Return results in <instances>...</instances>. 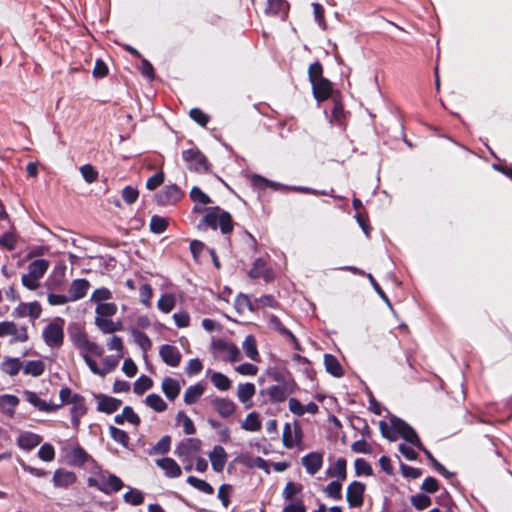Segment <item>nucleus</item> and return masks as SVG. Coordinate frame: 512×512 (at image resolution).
<instances>
[{
  "instance_id": "nucleus-1",
  "label": "nucleus",
  "mask_w": 512,
  "mask_h": 512,
  "mask_svg": "<svg viewBox=\"0 0 512 512\" xmlns=\"http://www.w3.org/2000/svg\"><path fill=\"white\" fill-rule=\"evenodd\" d=\"M203 222L214 230L220 227L223 234H227L233 230L231 215L221 210L218 206L207 209V214Z\"/></svg>"
},
{
  "instance_id": "nucleus-2",
  "label": "nucleus",
  "mask_w": 512,
  "mask_h": 512,
  "mask_svg": "<svg viewBox=\"0 0 512 512\" xmlns=\"http://www.w3.org/2000/svg\"><path fill=\"white\" fill-rule=\"evenodd\" d=\"M183 160L186 162L187 167L191 171L205 172L209 168V163L206 156L198 149L191 148L182 152Z\"/></svg>"
},
{
  "instance_id": "nucleus-3",
  "label": "nucleus",
  "mask_w": 512,
  "mask_h": 512,
  "mask_svg": "<svg viewBox=\"0 0 512 512\" xmlns=\"http://www.w3.org/2000/svg\"><path fill=\"white\" fill-rule=\"evenodd\" d=\"M390 423L391 428L395 430L396 434H400L403 439L416 446L418 449L423 447L417 433L408 423L397 417H392Z\"/></svg>"
},
{
  "instance_id": "nucleus-4",
  "label": "nucleus",
  "mask_w": 512,
  "mask_h": 512,
  "mask_svg": "<svg viewBox=\"0 0 512 512\" xmlns=\"http://www.w3.org/2000/svg\"><path fill=\"white\" fill-rule=\"evenodd\" d=\"M202 442L197 438H187L175 448V455L182 461L192 459L201 449Z\"/></svg>"
},
{
  "instance_id": "nucleus-5",
  "label": "nucleus",
  "mask_w": 512,
  "mask_h": 512,
  "mask_svg": "<svg viewBox=\"0 0 512 512\" xmlns=\"http://www.w3.org/2000/svg\"><path fill=\"white\" fill-rule=\"evenodd\" d=\"M11 335L13 339L11 343L15 342H26L29 339L28 331L26 326L18 327L12 321H4L0 323V337Z\"/></svg>"
},
{
  "instance_id": "nucleus-6",
  "label": "nucleus",
  "mask_w": 512,
  "mask_h": 512,
  "mask_svg": "<svg viewBox=\"0 0 512 512\" xmlns=\"http://www.w3.org/2000/svg\"><path fill=\"white\" fill-rule=\"evenodd\" d=\"M212 348L221 355L224 361L237 362L241 359L240 350L232 343L219 339L213 342Z\"/></svg>"
},
{
  "instance_id": "nucleus-7",
  "label": "nucleus",
  "mask_w": 512,
  "mask_h": 512,
  "mask_svg": "<svg viewBox=\"0 0 512 512\" xmlns=\"http://www.w3.org/2000/svg\"><path fill=\"white\" fill-rule=\"evenodd\" d=\"M88 484L89 486L96 487L105 494L118 492L123 487L122 480L116 475H110L108 478L103 477L99 480L90 478Z\"/></svg>"
},
{
  "instance_id": "nucleus-8",
  "label": "nucleus",
  "mask_w": 512,
  "mask_h": 512,
  "mask_svg": "<svg viewBox=\"0 0 512 512\" xmlns=\"http://www.w3.org/2000/svg\"><path fill=\"white\" fill-rule=\"evenodd\" d=\"M365 489V484L359 481H353L348 485L346 499L350 507L363 505Z\"/></svg>"
},
{
  "instance_id": "nucleus-9",
  "label": "nucleus",
  "mask_w": 512,
  "mask_h": 512,
  "mask_svg": "<svg viewBox=\"0 0 512 512\" xmlns=\"http://www.w3.org/2000/svg\"><path fill=\"white\" fill-rule=\"evenodd\" d=\"M43 339L50 347H59L63 343V327L57 323L48 324L43 330Z\"/></svg>"
},
{
  "instance_id": "nucleus-10",
  "label": "nucleus",
  "mask_w": 512,
  "mask_h": 512,
  "mask_svg": "<svg viewBox=\"0 0 512 512\" xmlns=\"http://www.w3.org/2000/svg\"><path fill=\"white\" fill-rule=\"evenodd\" d=\"M184 193L175 184L166 186L162 191L157 194V201L161 205H171L178 202Z\"/></svg>"
},
{
  "instance_id": "nucleus-11",
  "label": "nucleus",
  "mask_w": 512,
  "mask_h": 512,
  "mask_svg": "<svg viewBox=\"0 0 512 512\" xmlns=\"http://www.w3.org/2000/svg\"><path fill=\"white\" fill-rule=\"evenodd\" d=\"M294 384L284 382L279 385H273L267 388L266 393L270 400L275 403H280L286 400L289 394L293 393Z\"/></svg>"
},
{
  "instance_id": "nucleus-12",
  "label": "nucleus",
  "mask_w": 512,
  "mask_h": 512,
  "mask_svg": "<svg viewBox=\"0 0 512 512\" xmlns=\"http://www.w3.org/2000/svg\"><path fill=\"white\" fill-rule=\"evenodd\" d=\"M42 312L41 305L37 302L20 303L13 311L12 315L16 318L29 316L32 320L40 317Z\"/></svg>"
},
{
  "instance_id": "nucleus-13",
  "label": "nucleus",
  "mask_w": 512,
  "mask_h": 512,
  "mask_svg": "<svg viewBox=\"0 0 512 512\" xmlns=\"http://www.w3.org/2000/svg\"><path fill=\"white\" fill-rule=\"evenodd\" d=\"M159 354L163 362L171 367H177L181 362V353L175 346L169 344L162 345Z\"/></svg>"
},
{
  "instance_id": "nucleus-14",
  "label": "nucleus",
  "mask_w": 512,
  "mask_h": 512,
  "mask_svg": "<svg viewBox=\"0 0 512 512\" xmlns=\"http://www.w3.org/2000/svg\"><path fill=\"white\" fill-rule=\"evenodd\" d=\"M311 84L313 95L317 101L321 102L330 97L332 93V84L328 79L323 77Z\"/></svg>"
},
{
  "instance_id": "nucleus-15",
  "label": "nucleus",
  "mask_w": 512,
  "mask_h": 512,
  "mask_svg": "<svg viewBox=\"0 0 512 512\" xmlns=\"http://www.w3.org/2000/svg\"><path fill=\"white\" fill-rule=\"evenodd\" d=\"M90 287V283L86 279H75L70 284L68 297L70 301H77L85 297Z\"/></svg>"
},
{
  "instance_id": "nucleus-16",
  "label": "nucleus",
  "mask_w": 512,
  "mask_h": 512,
  "mask_svg": "<svg viewBox=\"0 0 512 512\" xmlns=\"http://www.w3.org/2000/svg\"><path fill=\"white\" fill-rule=\"evenodd\" d=\"M302 465L310 475L316 474L323 465V454L311 452L302 457Z\"/></svg>"
},
{
  "instance_id": "nucleus-17",
  "label": "nucleus",
  "mask_w": 512,
  "mask_h": 512,
  "mask_svg": "<svg viewBox=\"0 0 512 512\" xmlns=\"http://www.w3.org/2000/svg\"><path fill=\"white\" fill-rule=\"evenodd\" d=\"M211 405L224 418L230 417L236 410L235 403L226 398L215 397L211 400Z\"/></svg>"
},
{
  "instance_id": "nucleus-18",
  "label": "nucleus",
  "mask_w": 512,
  "mask_h": 512,
  "mask_svg": "<svg viewBox=\"0 0 512 512\" xmlns=\"http://www.w3.org/2000/svg\"><path fill=\"white\" fill-rule=\"evenodd\" d=\"M227 457L228 455L222 446L216 445L213 448V450L209 453V459L215 472H222L226 464Z\"/></svg>"
},
{
  "instance_id": "nucleus-19",
  "label": "nucleus",
  "mask_w": 512,
  "mask_h": 512,
  "mask_svg": "<svg viewBox=\"0 0 512 512\" xmlns=\"http://www.w3.org/2000/svg\"><path fill=\"white\" fill-rule=\"evenodd\" d=\"M23 395L27 402H29L35 408L43 412H52L60 407V405H52L47 403L45 400L38 397V395L35 392L32 391H24Z\"/></svg>"
},
{
  "instance_id": "nucleus-20",
  "label": "nucleus",
  "mask_w": 512,
  "mask_h": 512,
  "mask_svg": "<svg viewBox=\"0 0 512 512\" xmlns=\"http://www.w3.org/2000/svg\"><path fill=\"white\" fill-rule=\"evenodd\" d=\"M156 464L164 471L168 478H177L182 474L180 466L170 457L158 459L156 460Z\"/></svg>"
},
{
  "instance_id": "nucleus-21",
  "label": "nucleus",
  "mask_w": 512,
  "mask_h": 512,
  "mask_svg": "<svg viewBox=\"0 0 512 512\" xmlns=\"http://www.w3.org/2000/svg\"><path fill=\"white\" fill-rule=\"evenodd\" d=\"M76 482L74 472L57 469L53 475V483L55 487L67 488Z\"/></svg>"
},
{
  "instance_id": "nucleus-22",
  "label": "nucleus",
  "mask_w": 512,
  "mask_h": 512,
  "mask_svg": "<svg viewBox=\"0 0 512 512\" xmlns=\"http://www.w3.org/2000/svg\"><path fill=\"white\" fill-rule=\"evenodd\" d=\"M161 388L165 396L170 400H175L181 391V384L178 380L171 378V377H165L162 381Z\"/></svg>"
},
{
  "instance_id": "nucleus-23",
  "label": "nucleus",
  "mask_w": 512,
  "mask_h": 512,
  "mask_svg": "<svg viewBox=\"0 0 512 512\" xmlns=\"http://www.w3.org/2000/svg\"><path fill=\"white\" fill-rule=\"evenodd\" d=\"M97 399L98 410L107 414L117 411L122 404L121 400L102 394L98 395Z\"/></svg>"
},
{
  "instance_id": "nucleus-24",
  "label": "nucleus",
  "mask_w": 512,
  "mask_h": 512,
  "mask_svg": "<svg viewBox=\"0 0 512 512\" xmlns=\"http://www.w3.org/2000/svg\"><path fill=\"white\" fill-rule=\"evenodd\" d=\"M256 388L253 383L239 384L237 389L238 399L245 404V408L249 409L252 407V397L255 395Z\"/></svg>"
},
{
  "instance_id": "nucleus-25",
  "label": "nucleus",
  "mask_w": 512,
  "mask_h": 512,
  "mask_svg": "<svg viewBox=\"0 0 512 512\" xmlns=\"http://www.w3.org/2000/svg\"><path fill=\"white\" fill-rule=\"evenodd\" d=\"M283 444L286 448H292L296 443L301 440V430L298 426H295L294 432L289 423H286L283 428L282 434Z\"/></svg>"
},
{
  "instance_id": "nucleus-26",
  "label": "nucleus",
  "mask_w": 512,
  "mask_h": 512,
  "mask_svg": "<svg viewBox=\"0 0 512 512\" xmlns=\"http://www.w3.org/2000/svg\"><path fill=\"white\" fill-rule=\"evenodd\" d=\"M42 441V437L32 432H24L18 437V445L24 450H32Z\"/></svg>"
},
{
  "instance_id": "nucleus-27",
  "label": "nucleus",
  "mask_w": 512,
  "mask_h": 512,
  "mask_svg": "<svg viewBox=\"0 0 512 512\" xmlns=\"http://www.w3.org/2000/svg\"><path fill=\"white\" fill-rule=\"evenodd\" d=\"M72 400L71 417L74 426L79 424V419L86 413L84 398L81 395H75Z\"/></svg>"
},
{
  "instance_id": "nucleus-28",
  "label": "nucleus",
  "mask_w": 512,
  "mask_h": 512,
  "mask_svg": "<svg viewBox=\"0 0 512 512\" xmlns=\"http://www.w3.org/2000/svg\"><path fill=\"white\" fill-rule=\"evenodd\" d=\"M19 404V399L15 395L5 394L0 396V410L12 417L15 413V407Z\"/></svg>"
},
{
  "instance_id": "nucleus-29",
  "label": "nucleus",
  "mask_w": 512,
  "mask_h": 512,
  "mask_svg": "<svg viewBox=\"0 0 512 512\" xmlns=\"http://www.w3.org/2000/svg\"><path fill=\"white\" fill-rule=\"evenodd\" d=\"M0 367L4 373L10 376H16L22 369L23 362H21L19 358L5 357Z\"/></svg>"
},
{
  "instance_id": "nucleus-30",
  "label": "nucleus",
  "mask_w": 512,
  "mask_h": 512,
  "mask_svg": "<svg viewBox=\"0 0 512 512\" xmlns=\"http://www.w3.org/2000/svg\"><path fill=\"white\" fill-rule=\"evenodd\" d=\"M329 477H337L340 481L347 478V462L344 458H339L332 467L326 471Z\"/></svg>"
},
{
  "instance_id": "nucleus-31",
  "label": "nucleus",
  "mask_w": 512,
  "mask_h": 512,
  "mask_svg": "<svg viewBox=\"0 0 512 512\" xmlns=\"http://www.w3.org/2000/svg\"><path fill=\"white\" fill-rule=\"evenodd\" d=\"M45 363L42 360H32L23 363V372L33 377L41 376L45 371Z\"/></svg>"
},
{
  "instance_id": "nucleus-32",
  "label": "nucleus",
  "mask_w": 512,
  "mask_h": 512,
  "mask_svg": "<svg viewBox=\"0 0 512 512\" xmlns=\"http://www.w3.org/2000/svg\"><path fill=\"white\" fill-rule=\"evenodd\" d=\"M324 365L326 371L330 373L332 376L338 378L343 376V369L335 356L331 354H326L324 356Z\"/></svg>"
},
{
  "instance_id": "nucleus-33",
  "label": "nucleus",
  "mask_w": 512,
  "mask_h": 512,
  "mask_svg": "<svg viewBox=\"0 0 512 512\" xmlns=\"http://www.w3.org/2000/svg\"><path fill=\"white\" fill-rule=\"evenodd\" d=\"M204 386L202 384H195L189 386L184 393V402L188 405L196 403L204 393Z\"/></svg>"
},
{
  "instance_id": "nucleus-34",
  "label": "nucleus",
  "mask_w": 512,
  "mask_h": 512,
  "mask_svg": "<svg viewBox=\"0 0 512 512\" xmlns=\"http://www.w3.org/2000/svg\"><path fill=\"white\" fill-rule=\"evenodd\" d=\"M76 343L81 349L96 356H100L103 353L102 347L94 342H91L86 335H80L77 338Z\"/></svg>"
},
{
  "instance_id": "nucleus-35",
  "label": "nucleus",
  "mask_w": 512,
  "mask_h": 512,
  "mask_svg": "<svg viewBox=\"0 0 512 512\" xmlns=\"http://www.w3.org/2000/svg\"><path fill=\"white\" fill-rule=\"evenodd\" d=\"M68 457H69L68 462L70 465L82 466L88 460L89 455L86 453V451L82 447L77 446L71 450Z\"/></svg>"
},
{
  "instance_id": "nucleus-36",
  "label": "nucleus",
  "mask_w": 512,
  "mask_h": 512,
  "mask_svg": "<svg viewBox=\"0 0 512 512\" xmlns=\"http://www.w3.org/2000/svg\"><path fill=\"white\" fill-rule=\"evenodd\" d=\"M49 268V261L45 259H37L32 261L28 265V272H30L33 276L41 279L44 274L47 272Z\"/></svg>"
},
{
  "instance_id": "nucleus-37",
  "label": "nucleus",
  "mask_w": 512,
  "mask_h": 512,
  "mask_svg": "<svg viewBox=\"0 0 512 512\" xmlns=\"http://www.w3.org/2000/svg\"><path fill=\"white\" fill-rule=\"evenodd\" d=\"M344 270H348V271H351L353 273H357V274H360V275H366L367 278L369 279L371 285L373 286L374 290L378 293V295L389 305L391 306L390 302H389V299L387 297V295L384 293V291L381 289V287L379 286V284L376 282V280L374 279V277L371 275V274H366L365 272L359 270L358 268L354 267V266H347V267H344L343 268Z\"/></svg>"
},
{
  "instance_id": "nucleus-38",
  "label": "nucleus",
  "mask_w": 512,
  "mask_h": 512,
  "mask_svg": "<svg viewBox=\"0 0 512 512\" xmlns=\"http://www.w3.org/2000/svg\"><path fill=\"white\" fill-rule=\"evenodd\" d=\"M145 404L156 412H164L167 409V403L158 394H149L144 400Z\"/></svg>"
},
{
  "instance_id": "nucleus-39",
  "label": "nucleus",
  "mask_w": 512,
  "mask_h": 512,
  "mask_svg": "<svg viewBox=\"0 0 512 512\" xmlns=\"http://www.w3.org/2000/svg\"><path fill=\"white\" fill-rule=\"evenodd\" d=\"M243 350L245 351L247 357H249L253 361H257L259 357V353L257 350L256 340L254 336L248 335L242 344Z\"/></svg>"
},
{
  "instance_id": "nucleus-40",
  "label": "nucleus",
  "mask_w": 512,
  "mask_h": 512,
  "mask_svg": "<svg viewBox=\"0 0 512 512\" xmlns=\"http://www.w3.org/2000/svg\"><path fill=\"white\" fill-rule=\"evenodd\" d=\"M210 380L220 391L229 390L231 387V380L221 372H213L210 376Z\"/></svg>"
},
{
  "instance_id": "nucleus-41",
  "label": "nucleus",
  "mask_w": 512,
  "mask_h": 512,
  "mask_svg": "<svg viewBox=\"0 0 512 512\" xmlns=\"http://www.w3.org/2000/svg\"><path fill=\"white\" fill-rule=\"evenodd\" d=\"M241 427L250 432H256L261 429V421L259 420V416L256 412L249 413L245 420L243 421Z\"/></svg>"
},
{
  "instance_id": "nucleus-42",
  "label": "nucleus",
  "mask_w": 512,
  "mask_h": 512,
  "mask_svg": "<svg viewBox=\"0 0 512 512\" xmlns=\"http://www.w3.org/2000/svg\"><path fill=\"white\" fill-rule=\"evenodd\" d=\"M288 4L285 0H269L265 12L269 15L285 14Z\"/></svg>"
},
{
  "instance_id": "nucleus-43",
  "label": "nucleus",
  "mask_w": 512,
  "mask_h": 512,
  "mask_svg": "<svg viewBox=\"0 0 512 512\" xmlns=\"http://www.w3.org/2000/svg\"><path fill=\"white\" fill-rule=\"evenodd\" d=\"M187 483L205 494L211 495L214 493V488L208 482L195 476H189L187 478Z\"/></svg>"
},
{
  "instance_id": "nucleus-44",
  "label": "nucleus",
  "mask_w": 512,
  "mask_h": 512,
  "mask_svg": "<svg viewBox=\"0 0 512 512\" xmlns=\"http://www.w3.org/2000/svg\"><path fill=\"white\" fill-rule=\"evenodd\" d=\"M153 381L146 375L140 376L133 385L134 393L142 395L144 392L152 388Z\"/></svg>"
},
{
  "instance_id": "nucleus-45",
  "label": "nucleus",
  "mask_w": 512,
  "mask_h": 512,
  "mask_svg": "<svg viewBox=\"0 0 512 512\" xmlns=\"http://www.w3.org/2000/svg\"><path fill=\"white\" fill-rule=\"evenodd\" d=\"M410 502L417 510H424L428 508L432 503L431 498L424 493L412 495Z\"/></svg>"
},
{
  "instance_id": "nucleus-46",
  "label": "nucleus",
  "mask_w": 512,
  "mask_h": 512,
  "mask_svg": "<svg viewBox=\"0 0 512 512\" xmlns=\"http://www.w3.org/2000/svg\"><path fill=\"white\" fill-rule=\"evenodd\" d=\"M95 312L97 317L108 318L116 314L117 306L114 303H99L96 306Z\"/></svg>"
},
{
  "instance_id": "nucleus-47",
  "label": "nucleus",
  "mask_w": 512,
  "mask_h": 512,
  "mask_svg": "<svg viewBox=\"0 0 512 512\" xmlns=\"http://www.w3.org/2000/svg\"><path fill=\"white\" fill-rule=\"evenodd\" d=\"M324 493L334 500H341L342 484L340 481H332L324 488Z\"/></svg>"
},
{
  "instance_id": "nucleus-48",
  "label": "nucleus",
  "mask_w": 512,
  "mask_h": 512,
  "mask_svg": "<svg viewBox=\"0 0 512 512\" xmlns=\"http://www.w3.org/2000/svg\"><path fill=\"white\" fill-rule=\"evenodd\" d=\"M302 491V485L295 482H288L283 489L282 496L285 500L291 501L293 498L300 494Z\"/></svg>"
},
{
  "instance_id": "nucleus-49",
  "label": "nucleus",
  "mask_w": 512,
  "mask_h": 512,
  "mask_svg": "<svg viewBox=\"0 0 512 512\" xmlns=\"http://www.w3.org/2000/svg\"><path fill=\"white\" fill-rule=\"evenodd\" d=\"M167 226H168V221L166 218L158 216V215H154L151 217L150 229L153 233H157V234L163 233L167 229Z\"/></svg>"
},
{
  "instance_id": "nucleus-50",
  "label": "nucleus",
  "mask_w": 512,
  "mask_h": 512,
  "mask_svg": "<svg viewBox=\"0 0 512 512\" xmlns=\"http://www.w3.org/2000/svg\"><path fill=\"white\" fill-rule=\"evenodd\" d=\"M109 431L111 438L115 442L121 444L124 447L128 446L130 438L125 431L114 426H110Z\"/></svg>"
},
{
  "instance_id": "nucleus-51",
  "label": "nucleus",
  "mask_w": 512,
  "mask_h": 512,
  "mask_svg": "<svg viewBox=\"0 0 512 512\" xmlns=\"http://www.w3.org/2000/svg\"><path fill=\"white\" fill-rule=\"evenodd\" d=\"M176 420L177 422L182 423L185 434L192 435L196 432L193 421L183 411L178 412Z\"/></svg>"
},
{
  "instance_id": "nucleus-52",
  "label": "nucleus",
  "mask_w": 512,
  "mask_h": 512,
  "mask_svg": "<svg viewBox=\"0 0 512 512\" xmlns=\"http://www.w3.org/2000/svg\"><path fill=\"white\" fill-rule=\"evenodd\" d=\"M264 266H265L264 259H262V258L256 259L253 263V267L249 271V276L253 279L264 277L266 280H268L269 276L263 272Z\"/></svg>"
},
{
  "instance_id": "nucleus-53",
  "label": "nucleus",
  "mask_w": 512,
  "mask_h": 512,
  "mask_svg": "<svg viewBox=\"0 0 512 512\" xmlns=\"http://www.w3.org/2000/svg\"><path fill=\"white\" fill-rule=\"evenodd\" d=\"M158 308L164 312L169 313L173 310L175 307V298L171 294H165L163 295L159 300L157 304Z\"/></svg>"
},
{
  "instance_id": "nucleus-54",
  "label": "nucleus",
  "mask_w": 512,
  "mask_h": 512,
  "mask_svg": "<svg viewBox=\"0 0 512 512\" xmlns=\"http://www.w3.org/2000/svg\"><path fill=\"white\" fill-rule=\"evenodd\" d=\"M131 333L135 342L142 348V350L147 351L151 347V341L145 333L135 328L131 329Z\"/></svg>"
},
{
  "instance_id": "nucleus-55",
  "label": "nucleus",
  "mask_w": 512,
  "mask_h": 512,
  "mask_svg": "<svg viewBox=\"0 0 512 512\" xmlns=\"http://www.w3.org/2000/svg\"><path fill=\"white\" fill-rule=\"evenodd\" d=\"M112 298V293L109 289L107 288H99V289H96L93 294L91 295V298L90 300L94 303H96L97 305H99V303H105L104 301H107V300H110Z\"/></svg>"
},
{
  "instance_id": "nucleus-56",
  "label": "nucleus",
  "mask_w": 512,
  "mask_h": 512,
  "mask_svg": "<svg viewBox=\"0 0 512 512\" xmlns=\"http://www.w3.org/2000/svg\"><path fill=\"white\" fill-rule=\"evenodd\" d=\"M124 500L125 502L133 506H138L143 503L144 496L142 492H140L139 490L131 489L130 491L124 494Z\"/></svg>"
},
{
  "instance_id": "nucleus-57",
  "label": "nucleus",
  "mask_w": 512,
  "mask_h": 512,
  "mask_svg": "<svg viewBox=\"0 0 512 512\" xmlns=\"http://www.w3.org/2000/svg\"><path fill=\"white\" fill-rule=\"evenodd\" d=\"M424 452V454L427 456L429 461L431 462L432 466L443 476L446 478L450 477L452 475L451 472H449L441 463H439L434 456L431 454L429 450H427L424 446L420 449Z\"/></svg>"
},
{
  "instance_id": "nucleus-58",
  "label": "nucleus",
  "mask_w": 512,
  "mask_h": 512,
  "mask_svg": "<svg viewBox=\"0 0 512 512\" xmlns=\"http://www.w3.org/2000/svg\"><path fill=\"white\" fill-rule=\"evenodd\" d=\"M190 198L194 202H199L201 204H210L212 203L211 198L201 191V189L197 186H194L190 191Z\"/></svg>"
},
{
  "instance_id": "nucleus-59",
  "label": "nucleus",
  "mask_w": 512,
  "mask_h": 512,
  "mask_svg": "<svg viewBox=\"0 0 512 512\" xmlns=\"http://www.w3.org/2000/svg\"><path fill=\"white\" fill-rule=\"evenodd\" d=\"M308 77L310 83L317 81L318 79L323 78V67L320 62L312 63L308 68Z\"/></svg>"
},
{
  "instance_id": "nucleus-60",
  "label": "nucleus",
  "mask_w": 512,
  "mask_h": 512,
  "mask_svg": "<svg viewBox=\"0 0 512 512\" xmlns=\"http://www.w3.org/2000/svg\"><path fill=\"white\" fill-rule=\"evenodd\" d=\"M38 457L46 462H50L55 458V450L51 444L45 443L38 450Z\"/></svg>"
},
{
  "instance_id": "nucleus-61",
  "label": "nucleus",
  "mask_w": 512,
  "mask_h": 512,
  "mask_svg": "<svg viewBox=\"0 0 512 512\" xmlns=\"http://www.w3.org/2000/svg\"><path fill=\"white\" fill-rule=\"evenodd\" d=\"M80 172H81L82 177L88 183H93L98 178V172L90 164H85V165L81 166Z\"/></svg>"
},
{
  "instance_id": "nucleus-62",
  "label": "nucleus",
  "mask_w": 512,
  "mask_h": 512,
  "mask_svg": "<svg viewBox=\"0 0 512 512\" xmlns=\"http://www.w3.org/2000/svg\"><path fill=\"white\" fill-rule=\"evenodd\" d=\"M355 472L357 475H372V468L370 464L362 458H358L354 462Z\"/></svg>"
},
{
  "instance_id": "nucleus-63",
  "label": "nucleus",
  "mask_w": 512,
  "mask_h": 512,
  "mask_svg": "<svg viewBox=\"0 0 512 512\" xmlns=\"http://www.w3.org/2000/svg\"><path fill=\"white\" fill-rule=\"evenodd\" d=\"M95 324L103 333L115 332L114 321L108 318L96 317Z\"/></svg>"
},
{
  "instance_id": "nucleus-64",
  "label": "nucleus",
  "mask_w": 512,
  "mask_h": 512,
  "mask_svg": "<svg viewBox=\"0 0 512 512\" xmlns=\"http://www.w3.org/2000/svg\"><path fill=\"white\" fill-rule=\"evenodd\" d=\"M282 512H306V507L302 499H296L286 505Z\"/></svg>"
}]
</instances>
